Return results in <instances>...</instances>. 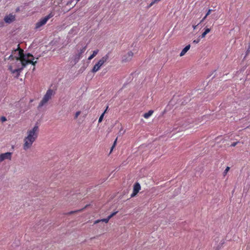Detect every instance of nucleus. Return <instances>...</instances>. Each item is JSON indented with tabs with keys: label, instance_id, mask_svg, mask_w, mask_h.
Wrapping results in <instances>:
<instances>
[{
	"label": "nucleus",
	"instance_id": "22",
	"mask_svg": "<svg viewBox=\"0 0 250 250\" xmlns=\"http://www.w3.org/2000/svg\"><path fill=\"white\" fill-rule=\"evenodd\" d=\"M0 121L2 122V123H4L5 122H6L7 121V119L4 116H1L0 118Z\"/></svg>",
	"mask_w": 250,
	"mask_h": 250
},
{
	"label": "nucleus",
	"instance_id": "16",
	"mask_svg": "<svg viewBox=\"0 0 250 250\" xmlns=\"http://www.w3.org/2000/svg\"><path fill=\"white\" fill-rule=\"evenodd\" d=\"M205 18L206 17H204V18H203L202 20H200L199 21H197V22H194L193 23V24H192V27L194 29H195V28H196V27L199 24H200L202 22L204 21L205 19Z\"/></svg>",
	"mask_w": 250,
	"mask_h": 250
},
{
	"label": "nucleus",
	"instance_id": "7",
	"mask_svg": "<svg viewBox=\"0 0 250 250\" xmlns=\"http://www.w3.org/2000/svg\"><path fill=\"white\" fill-rule=\"evenodd\" d=\"M12 153L7 152L0 154V163L5 161H10L12 159Z\"/></svg>",
	"mask_w": 250,
	"mask_h": 250
},
{
	"label": "nucleus",
	"instance_id": "18",
	"mask_svg": "<svg viewBox=\"0 0 250 250\" xmlns=\"http://www.w3.org/2000/svg\"><path fill=\"white\" fill-rule=\"evenodd\" d=\"M85 50V47H83V48L80 49V50L79 51V53H78L79 57H80L81 55L84 53Z\"/></svg>",
	"mask_w": 250,
	"mask_h": 250
},
{
	"label": "nucleus",
	"instance_id": "4",
	"mask_svg": "<svg viewBox=\"0 0 250 250\" xmlns=\"http://www.w3.org/2000/svg\"><path fill=\"white\" fill-rule=\"evenodd\" d=\"M39 126V124H35L32 127L27 130L25 136L36 140L38 136Z\"/></svg>",
	"mask_w": 250,
	"mask_h": 250
},
{
	"label": "nucleus",
	"instance_id": "10",
	"mask_svg": "<svg viewBox=\"0 0 250 250\" xmlns=\"http://www.w3.org/2000/svg\"><path fill=\"white\" fill-rule=\"evenodd\" d=\"M140 189V185L138 183H136L133 186V192L130 195L131 197H133L137 195V194L139 192Z\"/></svg>",
	"mask_w": 250,
	"mask_h": 250
},
{
	"label": "nucleus",
	"instance_id": "27",
	"mask_svg": "<svg viewBox=\"0 0 250 250\" xmlns=\"http://www.w3.org/2000/svg\"><path fill=\"white\" fill-rule=\"evenodd\" d=\"M238 142H234V143H233L231 145V146H235L237 144H238Z\"/></svg>",
	"mask_w": 250,
	"mask_h": 250
},
{
	"label": "nucleus",
	"instance_id": "25",
	"mask_svg": "<svg viewBox=\"0 0 250 250\" xmlns=\"http://www.w3.org/2000/svg\"><path fill=\"white\" fill-rule=\"evenodd\" d=\"M80 114H81L80 111H77V112H76L75 115V118H77Z\"/></svg>",
	"mask_w": 250,
	"mask_h": 250
},
{
	"label": "nucleus",
	"instance_id": "15",
	"mask_svg": "<svg viewBox=\"0 0 250 250\" xmlns=\"http://www.w3.org/2000/svg\"><path fill=\"white\" fill-rule=\"evenodd\" d=\"M99 50L98 49H96L92 51L91 55L88 58V60H91L93 58H94L99 53Z\"/></svg>",
	"mask_w": 250,
	"mask_h": 250
},
{
	"label": "nucleus",
	"instance_id": "21",
	"mask_svg": "<svg viewBox=\"0 0 250 250\" xmlns=\"http://www.w3.org/2000/svg\"><path fill=\"white\" fill-rule=\"evenodd\" d=\"M201 39L202 38L200 37V36H199L196 40L193 41V43L195 44L198 43L200 42Z\"/></svg>",
	"mask_w": 250,
	"mask_h": 250
},
{
	"label": "nucleus",
	"instance_id": "19",
	"mask_svg": "<svg viewBox=\"0 0 250 250\" xmlns=\"http://www.w3.org/2000/svg\"><path fill=\"white\" fill-rule=\"evenodd\" d=\"M106 111V110H105L104 112L100 116L98 121L99 123H101L103 121L104 113H105Z\"/></svg>",
	"mask_w": 250,
	"mask_h": 250
},
{
	"label": "nucleus",
	"instance_id": "1",
	"mask_svg": "<svg viewBox=\"0 0 250 250\" xmlns=\"http://www.w3.org/2000/svg\"><path fill=\"white\" fill-rule=\"evenodd\" d=\"M22 61L20 60H9L8 69L13 75L18 78L23 68L28 64L35 65L39 59L34 58L33 56H25Z\"/></svg>",
	"mask_w": 250,
	"mask_h": 250
},
{
	"label": "nucleus",
	"instance_id": "23",
	"mask_svg": "<svg viewBox=\"0 0 250 250\" xmlns=\"http://www.w3.org/2000/svg\"><path fill=\"white\" fill-rule=\"evenodd\" d=\"M109 220V218L107 217L106 218L101 219V222H104L105 223H107L108 222Z\"/></svg>",
	"mask_w": 250,
	"mask_h": 250
},
{
	"label": "nucleus",
	"instance_id": "14",
	"mask_svg": "<svg viewBox=\"0 0 250 250\" xmlns=\"http://www.w3.org/2000/svg\"><path fill=\"white\" fill-rule=\"evenodd\" d=\"M210 31V29L209 28H208V27L205 28L204 31V32L202 33V34L200 36V37L201 38H205L207 34H208V33H209Z\"/></svg>",
	"mask_w": 250,
	"mask_h": 250
},
{
	"label": "nucleus",
	"instance_id": "26",
	"mask_svg": "<svg viewBox=\"0 0 250 250\" xmlns=\"http://www.w3.org/2000/svg\"><path fill=\"white\" fill-rule=\"evenodd\" d=\"M117 139H116L115 140V141H114V144H113V146H112V148H111V150H112V149H113V148L115 147V145H116V143H117Z\"/></svg>",
	"mask_w": 250,
	"mask_h": 250
},
{
	"label": "nucleus",
	"instance_id": "6",
	"mask_svg": "<svg viewBox=\"0 0 250 250\" xmlns=\"http://www.w3.org/2000/svg\"><path fill=\"white\" fill-rule=\"evenodd\" d=\"M35 141L25 136L23 140L22 147L23 150L26 151L30 149Z\"/></svg>",
	"mask_w": 250,
	"mask_h": 250
},
{
	"label": "nucleus",
	"instance_id": "24",
	"mask_svg": "<svg viewBox=\"0 0 250 250\" xmlns=\"http://www.w3.org/2000/svg\"><path fill=\"white\" fill-rule=\"evenodd\" d=\"M117 213V211L114 212L112 213L109 216H108V217L109 218V219L112 218L113 216H114L116 213Z\"/></svg>",
	"mask_w": 250,
	"mask_h": 250
},
{
	"label": "nucleus",
	"instance_id": "5",
	"mask_svg": "<svg viewBox=\"0 0 250 250\" xmlns=\"http://www.w3.org/2000/svg\"><path fill=\"white\" fill-rule=\"evenodd\" d=\"M52 95L53 90L51 89L48 90L39 103V106L41 107L45 105L51 99Z\"/></svg>",
	"mask_w": 250,
	"mask_h": 250
},
{
	"label": "nucleus",
	"instance_id": "9",
	"mask_svg": "<svg viewBox=\"0 0 250 250\" xmlns=\"http://www.w3.org/2000/svg\"><path fill=\"white\" fill-rule=\"evenodd\" d=\"M133 55L134 54L132 51L128 52L123 57L122 62H126L130 61L132 60Z\"/></svg>",
	"mask_w": 250,
	"mask_h": 250
},
{
	"label": "nucleus",
	"instance_id": "11",
	"mask_svg": "<svg viewBox=\"0 0 250 250\" xmlns=\"http://www.w3.org/2000/svg\"><path fill=\"white\" fill-rule=\"evenodd\" d=\"M218 10H217L216 9L214 8L213 9H209L207 12V13L206 14L205 16H208L209 14H211L212 15H215L216 14H219V13H218Z\"/></svg>",
	"mask_w": 250,
	"mask_h": 250
},
{
	"label": "nucleus",
	"instance_id": "20",
	"mask_svg": "<svg viewBox=\"0 0 250 250\" xmlns=\"http://www.w3.org/2000/svg\"><path fill=\"white\" fill-rule=\"evenodd\" d=\"M230 169V167H227L226 168L225 170H224V172H223V175L224 176H226L228 171Z\"/></svg>",
	"mask_w": 250,
	"mask_h": 250
},
{
	"label": "nucleus",
	"instance_id": "2",
	"mask_svg": "<svg viewBox=\"0 0 250 250\" xmlns=\"http://www.w3.org/2000/svg\"><path fill=\"white\" fill-rule=\"evenodd\" d=\"M25 56H33L32 55L27 53L24 54L23 53V50L18 48L17 49L13 50L10 56L8 57V60H20L21 61H22L23 59V58H24Z\"/></svg>",
	"mask_w": 250,
	"mask_h": 250
},
{
	"label": "nucleus",
	"instance_id": "13",
	"mask_svg": "<svg viewBox=\"0 0 250 250\" xmlns=\"http://www.w3.org/2000/svg\"><path fill=\"white\" fill-rule=\"evenodd\" d=\"M15 20V17H5L4 21L7 23H10Z\"/></svg>",
	"mask_w": 250,
	"mask_h": 250
},
{
	"label": "nucleus",
	"instance_id": "12",
	"mask_svg": "<svg viewBox=\"0 0 250 250\" xmlns=\"http://www.w3.org/2000/svg\"><path fill=\"white\" fill-rule=\"evenodd\" d=\"M190 48V44L187 45L181 51V52L180 54V56L182 57V56H184L186 54V53L189 50Z\"/></svg>",
	"mask_w": 250,
	"mask_h": 250
},
{
	"label": "nucleus",
	"instance_id": "17",
	"mask_svg": "<svg viewBox=\"0 0 250 250\" xmlns=\"http://www.w3.org/2000/svg\"><path fill=\"white\" fill-rule=\"evenodd\" d=\"M153 113V110H149L148 112L145 113L143 116L146 119H148L149 117H150Z\"/></svg>",
	"mask_w": 250,
	"mask_h": 250
},
{
	"label": "nucleus",
	"instance_id": "3",
	"mask_svg": "<svg viewBox=\"0 0 250 250\" xmlns=\"http://www.w3.org/2000/svg\"><path fill=\"white\" fill-rule=\"evenodd\" d=\"M108 59L109 55L108 54H106L102 57L94 64L91 69V72L93 73H95L99 71L104 64L107 62Z\"/></svg>",
	"mask_w": 250,
	"mask_h": 250
},
{
	"label": "nucleus",
	"instance_id": "8",
	"mask_svg": "<svg viewBox=\"0 0 250 250\" xmlns=\"http://www.w3.org/2000/svg\"><path fill=\"white\" fill-rule=\"evenodd\" d=\"M49 17H44L42 18L39 21L36 23V28L38 29L44 25L48 21Z\"/></svg>",
	"mask_w": 250,
	"mask_h": 250
},
{
	"label": "nucleus",
	"instance_id": "28",
	"mask_svg": "<svg viewBox=\"0 0 250 250\" xmlns=\"http://www.w3.org/2000/svg\"><path fill=\"white\" fill-rule=\"evenodd\" d=\"M100 222H101V220H97L94 222V224H96L99 223Z\"/></svg>",
	"mask_w": 250,
	"mask_h": 250
}]
</instances>
